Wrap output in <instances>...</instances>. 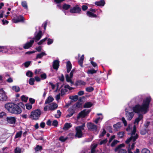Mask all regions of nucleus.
Here are the masks:
<instances>
[{"mask_svg": "<svg viewBox=\"0 0 153 153\" xmlns=\"http://www.w3.org/2000/svg\"><path fill=\"white\" fill-rule=\"evenodd\" d=\"M1 21L2 23V24L4 25H7L8 23L9 22L6 20L5 18H4L3 19L1 20Z\"/></svg>", "mask_w": 153, "mask_h": 153, "instance_id": "864d4df0", "label": "nucleus"}, {"mask_svg": "<svg viewBox=\"0 0 153 153\" xmlns=\"http://www.w3.org/2000/svg\"><path fill=\"white\" fill-rule=\"evenodd\" d=\"M53 100L54 99L51 96H49L46 99L45 102V104H49L52 102Z\"/></svg>", "mask_w": 153, "mask_h": 153, "instance_id": "c756f323", "label": "nucleus"}, {"mask_svg": "<svg viewBox=\"0 0 153 153\" xmlns=\"http://www.w3.org/2000/svg\"><path fill=\"white\" fill-rule=\"evenodd\" d=\"M69 98L73 101H76L78 100V97L77 95L71 96L69 97Z\"/></svg>", "mask_w": 153, "mask_h": 153, "instance_id": "c9c22d12", "label": "nucleus"}, {"mask_svg": "<svg viewBox=\"0 0 153 153\" xmlns=\"http://www.w3.org/2000/svg\"><path fill=\"white\" fill-rule=\"evenodd\" d=\"M75 84L76 86L85 85L86 82L82 80H78L76 82Z\"/></svg>", "mask_w": 153, "mask_h": 153, "instance_id": "393cba45", "label": "nucleus"}, {"mask_svg": "<svg viewBox=\"0 0 153 153\" xmlns=\"http://www.w3.org/2000/svg\"><path fill=\"white\" fill-rule=\"evenodd\" d=\"M72 65L70 61H68L66 63L67 71L68 73L72 68Z\"/></svg>", "mask_w": 153, "mask_h": 153, "instance_id": "b1692460", "label": "nucleus"}, {"mask_svg": "<svg viewBox=\"0 0 153 153\" xmlns=\"http://www.w3.org/2000/svg\"><path fill=\"white\" fill-rule=\"evenodd\" d=\"M9 46H0V52L6 53L9 51Z\"/></svg>", "mask_w": 153, "mask_h": 153, "instance_id": "412c9836", "label": "nucleus"}, {"mask_svg": "<svg viewBox=\"0 0 153 153\" xmlns=\"http://www.w3.org/2000/svg\"><path fill=\"white\" fill-rule=\"evenodd\" d=\"M58 123L56 120H54L53 121L52 125L55 126H58Z\"/></svg>", "mask_w": 153, "mask_h": 153, "instance_id": "052dcab7", "label": "nucleus"}, {"mask_svg": "<svg viewBox=\"0 0 153 153\" xmlns=\"http://www.w3.org/2000/svg\"><path fill=\"white\" fill-rule=\"evenodd\" d=\"M43 35V34H42V31L40 30L39 32L37 33L36 34H35L33 39L35 40L36 42H37L41 38Z\"/></svg>", "mask_w": 153, "mask_h": 153, "instance_id": "4468645a", "label": "nucleus"}, {"mask_svg": "<svg viewBox=\"0 0 153 153\" xmlns=\"http://www.w3.org/2000/svg\"><path fill=\"white\" fill-rule=\"evenodd\" d=\"M9 51L11 53H14L17 52L16 47H9Z\"/></svg>", "mask_w": 153, "mask_h": 153, "instance_id": "2f4dec72", "label": "nucleus"}, {"mask_svg": "<svg viewBox=\"0 0 153 153\" xmlns=\"http://www.w3.org/2000/svg\"><path fill=\"white\" fill-rule=\"evenodd\" d=\"M65 0H54V2L57 4L56 7L64 13L65 15H69V13L68 11L66 10H68L71 7V5L66 4H62L61 3Z\"/></svg>", "mask_w": 153, "mask_h": 153, "instance_id": "f03ea898", "label": "nucleus"}, {"mask_svg": "<svg viewBox=\"0 0 153 153\" xmlns=\"http://www.w3.org/2000/svg\"><path fill=\"white\" fill-rule=\"evenodd\" d=\"M61 112L59 110H58L57 111V114L55 115V117L56 118H59L61 115Z\"/></svg>", "mask_w": 153, "mask_h": 153, "instance_id": "5fc2aeb1", "label": "nucleus"}, {"mask_svg": "<svg viewBox=\"0 0 153 153\" xmlns=\"http://www.w3.org/2000/svg\"><path fill=\"white\" fill-rule=\"evenodd\" d=\"M86 15L87 16L91 18H96L97 17L96 14L90 11H88L86 13Z\"/></svg>", "mask_w": 153, "mask_h": 153, "instance_id": "cd10ccee", "label": "nucleus"}, {"mask_svg": "<svg viewBox=\"0 0 153 153\" xmlns=\"http://www.w3.org/2000/svg\"><path fill=\"white\" fill-rule=\"evenodd\" d=\"M97 72V71L94 70L93 69L88 70L87 72V73L88 74H93Z\"/></svg>", "mask_w": 153, "mask_h": 153, "instance_id": "e433bc0d", "label": "nucleus"}, {"mask_svg": "<svg viewBox=\"0 0 153 153\" xmlns=\"http://www.w3.org/2000/svg\"><path fill=\"white\" fill-rule=\"evenodd\" d=\"M90 111V110L86 109H85L82 111L78 114L77 117V119H79L80 118L84 117Z\"/></svg>", "mask_w": 153, "mask_h": 153, "instance_id": "9b49d317", "label": "nucleus"}, {"mask_svg": "<svg viewBox=\"0 0 153 153\" xmlns=\"http://www.w3.org/2000/svg\"><path fill=\"white\" fill-rule=\"evenodd\" d=\"M85 90L87 92H91L94 90V88L92 87L89 86L86 88Z\"/></svg>", "mask_w": 153, "mask_h": 153, "instance_id": "ea45409f", "label": "nucleus"}, {"mask_svg": "<svg viewBox=\"0 0 153 153\" xmlns=\"http://www.w3.org/2000/svg\"><path fill=\"white\" fill-rule=\"evenodd\" d=\"M47 39V38L46 37L44 39L41 40L39 42H38L37 44L39 45H41Z\"/></svg>", "mask_w": 153, "mask_h": 153, "instance_id": "a18cd8bd", "label": "nucleus"}, {"mask_svg": "<svg viewBox=\"0 0 153 153\" xmlns=\"http://www.w3.org/2000/svg\"><path fill=\"white\" fill-rule=\"evenodd\" d=\"M97 145L96 144H93L91 145V153H94L95 149L97 147Z\"/></svg>", "mask_w": 153, "mask_h": 153, "instance_id": "4c0bfd02", "label": "nucleus"}, {"mask_svg": "<svg viewBox=\"0 0 153 153\" xmlns=\"http://www.w3.org/2000/svg\"><path fill=\"white\" fill-rule=\"evenodd\" d=\"M95 4L99 6L103 7L105 4V2L104 0H100L99 1H96Z\"/></svg>", "mask_w": 153, "mask_h": 153, "instance_id": "4be33fe9", "label": "nucleus"}, {"mask_svg": "<svg viewBox=\"0 0 153 153\" xmlns=\"http://www.w3.org/2000/svg\"><path fill=\"white\" fill-rule=\"evenodd\" d=\"M124 134V133L123 131L117 133V136L119 138H122Z\"/></svg>", "mask_w": 153, "mask_h": 153, "instance_id": "79ce46f5", "label": "nucleus"}, {"mask_svg": "<svg viewBox=\"0 0 153 153\" xmlns=\"http://www.w3.org/2000/svg\"><path fill=\"white\" fill-rule=\"evenodd\" d=\"M67 139V138H65L63 136H61L60 137L59 140L62 142H64Z\"/></svg>", "mask_w": 153, "mask_h": 153, "instance_id": "69168bd1", "label": "nucleus"}, {"mask_svg": "<svg viewBox=\"0 0 153 153\" xmlns=\"http://www.w3.org/2000/svg\"><path fill=\"white\" fill-rule=\"evenodd\" d=\"M12 89L16 92H18L20 90V88L17 86H13L12 88Z\"/></svg>", "mask_w": 153, "mask_h": 153, "instance_id": "f704fd0d", "label": "nucleus"}, {"mask_svg": "<svg viewBox=\"0 0 153 153\" xmlns=\"http://www.w3.org/2000/svg\"><path fill=\"white\" fill-rule=\"evenodd\" d=\"M49 109L51 111H53L56 109L58 107V105L54 102H53L48 105Z\"/></svg>", "mask_w": 153, "mask_h": 153, "instance_id": "f3484780", "label": "nucleus"}, {"mask_svg": "<svg viewBox=\"0 0 153 153\" xmlns=\"http://www.w3.org/2000/svg\"><path fill=\"white\" fill-rule=\"evenodd\" d=\"M34 42V41L33 40H30L29 42H27L24 45V48L25 49L29 48L32 46Z\"/></svg>", "mask_w": 153, "mask_h": 153, "instance_id": "a211bd4d", "label": "nucleus"}, {"mask_svg": "<svg viewBox=\"0 0 153 153\" xmlns=\"http://www.w3.org/2000/svg\"><path fill=\"white\" fill-rule=\"evenodd\" d=\"M152 127L151 130H148L147 131L148 135L147 137L148 140H149L150 142H152L153 140V121L152 122ZM147 132L146 129H143L140 130V133L141 134L144 135Z\"/></svg>", "mask_w": 153, "mask_h": 153, "instance_id": "7ed1b4c3", "label": "nucleus"}, {"mask_svg": "<svg viewBox=\"0 0 153 153\" xmlns=\"http://www.w3.org/2000/svg\"><path fill=\"white\" fill-rule=\"evenodd\" d=\"M35 79L33 78H30L29 80V84L31 85H33L34 84Z\"/></svg>", "mask_w": 153, "mask_h": 153, "instance_id": "de8ad7c7", "label": "nucleus"}, {"mask_svg": "<svg viewBox=\"0 0 153 153\" xmlns=\"http://www.w3.org/2000/svg\"><path fill=\"white\" fill-rule=\"evenodd\" d=\"M81 11V8L78 5H76L71 8L70 10V12L72 13L79 14Z\"/></svg>", "mask_w": 153, "mask_h": 153, "instance_id": "1a4fd4ad", "label": "nucleus"}, {"mask_svg": "<svg viewBox=\"0 0 153 153\" xmlns=\"http://www.w3.org/2000/svg\"><path fill=\"white\" fill-rule=\"evenodd\" d=\"M142 153H150V151L147 149H143L142 150Z\"/></svg>", "mask_w": 153, "mask_h": 153, "instance_id": "4d7b16f0", "label": "nucleus"}, {"mask_svg": "<svg viewBox=\"0 0 153 153\" xmlns=\"http://www.w3.org/2000/svg\"><path fill=\"white\" fill-rule=\"evenodd\" d=\"M125 146V145L124 144H122L119 145L118 146L116 147V148L115 149V152H117L118 149H122L121 147H124Z\"/></svg>", "mask_w": 153, "mask_h": 153, "instance_id": "09e8293b", "label": "nucleus"}, {"mask_svg": "<svg viewBox=\"0 0 153 153\" xmlns=\"http://www.w3.org/2000/svg\"><path fill=\"white\" fill-rule=\"evenodd\" d=\"M42 149V146H39V145L37 146L35 148V149L36 152L41 151Z\"/></svg>", "mask_w": 153, "mask_h": 153, "instance_id": "8fccbe9b", "label": "nucleus"}, {"mask_svg": "<svg viewBox=\"0 0 153 153\" xmlns=\"http://www.w3.org/2000/svg\"><path fill=\"white\" fill-rule=\"evenodd\" d=\"M30 62L27 61L25 62L24 63L25 66L26 67H28L30 65Z\"/></svg>", "mask_w": 153, "mask_h": 153, "instance_id": "338daca9", "label": "nucleus"}, {"mask_svg": "<svg viewBox=\"0 0 153 153\" xmlns=\"http://www.w3.org/2000/svg\"><path fill=\"white\" fill-rule=\"evenodd\" d=\"M46 55L47 54L45 52H42L37 55L36 58L35 60H36L38 59H41L44 56H46Z\"/></svg>", "mask_w": 153, "mask_h": 153, "instance_id": "a878e982", "label": "nucleus"}, {"mask_svg": "<svg viewBox=\"0 0 153 153\" xmlns=\"http://www.w3.org/2000/svg\"><path fill=\"white\" fill-rule=\"evenodd\" d=\"M87 126L90 131H97V127L94 123L91 122L88 123L87 124Z\"/></svg>", "mask_w": 153, "mask_h": 153, "instance_id": "0eeeda50", "label": "nucleus"}, {"mask_svg": "<svg viewBox=\"0 0 153 153\" xmlns=\"http://www.w3.org/2000/svg\"><path fill=\"white\" fill-rule=\"evenodd\" d=\"M22 131L21 130L17 132L15 135V138H17L21 137L22 134Z\"/></svg>", "mask_w": 153, "mask_h": 153, "instance_id": "72a5a7b5", "label": "nucleus"}, {"mask_svg": "<svg viewBox=\"0 0 153 153\" xmlns=\"http://www.w3.org/2000/svg\"><path fill=\"white\" fill-rule=\"evenodd\" d=\"M144 126L146 128H147L149 126H150V122L148 120H147L144 123Z\"/></svg>", "mask_w": 153, "mask_h": 153, "instance_id": "bf43d9fd", "label": "nucleus"}, {"mask_svg": "<svg viewBox=\"0 0 153 153\" xmlns=\"http://www.w3.org/2000/svg\"><path fill=\"white\" fill-rule=\"evenodd\" d=\"M122 126V124L121 123L118 122L117 124L113 125V127L114 129L117 131L119 128H120Z\"/></svg>", "mask_w": 153, "mask_h": 153, "instance_id": "7c9ffc66", "label": "nucleus"}, {"mask_svg": "<svg viewBox=\"0 0 153 153\" xmlns=\"http://www.w3.org/2000/svg\"><path fill=\"white\" fill-rule=\"evenodd\" d=\"M26 75L27 76L31 77L33 76V73L31 71H28L26 73Z\"/></svg>", "mask_w": 153, "mask_h": 153, "instance_id": "49530a36", "label": "nucleus"}, {"mask_svg": "<svg viewBox=\"0 0 153 153\" xmlns=\"http://www.w3.org/2000/svg\"><path fill=\"white\" fill-rule=\"evenodd\" d=\"M24 19L23 16H15L13 17V19H12V22L14 23H16L19 22H23Z\"/></svg>", "mask_w": 153, "mask_h": 153, "instance_id": "9d476101", "label": "nucleus"}, {"mask_svg": "<svg viewBox=\"0 0 153 153\" xmlns=\"http://www.w3.org/2000/svg\"><path fill=\"white\" fill-rule=\"evenodd\" d=\"M97 115L98 116H101L100 117L93 120V122H94L96 124H97L99 122H100L103 118V116L102 115V114H97Z\"/></svg>", "mask_w": 153, "mask_h": 153, "instance_id": "aec40b11", "label": "nucleus"}, {"mask_svg": "<svg viewBox=\"0 0 153 153\" xmlns=\"http://www.w3.org/2000/svg\"><path fill=\"white\" fill-rule=\"evenodd\" d=\"M6 120L8 123L11 124H15L16 121V119L14 117H7Z\"/></svg>", "mask_w": 153, "mask_h": 153, "instance_id": "dca6fc26", "label": "nucleus"}, {"mask_svg": "<svg viewBox=\"0 0 153 153\" xmlns=\"http://www.w3.org/2000/svg\"><path fill=\"white\" fill-rule=\"evenodd\" d=\"M22 110L20 107L16 104L14 108L12 114H19L22 113Z\"/></svg>", "mask_w": 153, "mask_h": 153, "instance_id": "ddd939ff", "label": "nucleus"}, {"mask_svg": "<svg viewBox=\"0 0 153 153\" xmlns=\"http://www.w3.org/2000/svg\"><path fill=\"white\" fill-rule=\"evenodd\" d=\"M26 108L28 110H30L32 108V105L27 103L25 105Z\"/></svg>", "mask_w": 153, "mask_h": 153, "instance_id": "3c124183", "label": "nucleus"}, {"mask_svg": "<svg viewBox=\"0 0 153 153\" xmlns=\"http://www.w3.org/2000/svg\"><path fill=\"white\" fill-rule=\"evenodd\" d=\"M72 127V125L70 123H66L63 128V129L67 130Z\"/></svg>", "mask_w": 153, "mask_h": 153, "instance_id": "bb28decb", "label": "nucleus"}, {"mask_svg": "<svg viewBox=\"0 0 153 153\" xmlns=\"http://www.w3.org/2000/svg\"><path fill=\"white\" fill-rule=\"evenodd\" d=\"M69 114H68L66 116L67 118H69L72 116L75 113L74 110L71 108H69L68 110Z\"/></svg>", "mask_w": 153, "mask_h": 153, "instance_id": "5701e85b", "label": "nucleus"}, {"mask_svg": "<svg viewBox=\"0 0 153 153\" xmlns=\"http://www.w3.org/2000/svg\"><path fill=\"white\" fill-rule=\"evenodd\" d=\"M119 141L117 140H114L112 142L111 144V146L112 147L114 146L116 144L118 143Z\"/></svg>", "mask_w": 153, "mask_h": 153, "instance_id": "6e6d98bb", "label": "nucleus"}, {"mask_svg": "<svg viewBox=\"0 0 153 153\" xmlns=\"http://www.w3.org/2000/svg\"><path fill=\"white\" fill-rule=\"evenodd\" d=\"M6 116V113L4 112H2L0 113V119L2 118L4 116Z\"/></svg>", "mask_w": 153, "mask_h": 153, "instance_id": "e2e57ef3", "label": "nucleus"}, {"mask_svg": "<svg viewBox=\"0 0 153 153\" xmlns=\"http://www.w3.org/2000/svg\"><path fill=\"white\" fill-rule=\"evenodd\" d=\"M142 100L141 105L137 104L132 108L134 112L138 114V115L135 119L134 123V125L130 124L126 129L128 131H131V137L126 141L127 143L132 140L133 141H135L138 138V136L135 133L136 131V125H138L140 121H143V115L146 114L149 111L152 98L149 95H140L132 99L129 103V105H133L139 103Z\"/></svg>", "mask_w": 153, "mask_h": 153, "instance_id": "f257e3e1", "label": "nucleus"}, {"mask_svg": "<svg viewBox=\"0 0 153 153\" xmlns=\"http://www.w3.org/2000/svg\"><path fill=\"white\" fill-rule=\"evenodd\" d=\"M41 114V111L39 109H37L33 111L31 113L30 117L32 120H38Z\"/></svg>", "mask_w": 153, "mask_h": 153, "instance_id": "20e7f679", "label": "nucleus"}, {"mask_svg": "<svg viewBox=\"0 0 153 153\" xmlns=\"http://www.w3.org/2000/svg\"><path fill=\"white\" fill-rule=\"evenodd\" d=\"M92 104L90 102H86L84 105V107L86 108H89L92 106Z\"/></svg>", "mask_w": 153, "mask_h": 153, "instance_id": "58836bf2", "label": "nucleus"}, {"mask_svg": "<svg viewBox=\"0 0 153 153\" xmlns=\"http://www.w3.org/2000/svg\"><path fill=\"white\" fill-rule=\"evenodd\" d=\"M29 100L30 102L31 103L30 104H32V105L34 104L35 101V99H34L32 98H29Z\"/></svg>", "mask_w": 153, "mask_h": 153, "instance_id": "680f3d73", "label": "nucleus"}, {"mask_svg": "<svg viewBox=\"0 0 153 153\" xmlns=\"http://www.w3.org/2000/svg\"><path fill=\"white\" fill-rule=\"evenodd\" d=\"M21 99L22 101L26 102L27 101L28 98L25 96L23 95L21 97Z\"/></svg>", "mask_w": 153, "mask_h": 153, "instance_id": "a19ab883", "label": "nucleus"}, {"mask_svg": "<svg viewBox=\"0 0 153 153\" xmlns=\"http://www.w3.org/2000/svg\"><path fill=\"white\" fill-rule=\"evenodd\" d=\"M16 104H15L13 103H8L5 105L4 106L5 108L10 113H12L14 108H15L16 105Z\"/></svg>", "mask_w": 153, "mask_h": 153, "instance_id": "423d86ee", "label": "nucleus"}, {"mask_svg": "<svg viewBox=\"0 0 153 153\" xmlns=\"http://www.w3.org/2000/svg\"><path fill=\"white\" fill-rule=\"evenodd\" d=\"M122 120L124 123V126H126L127 125V123L125 118L124 117H122Z\"/></svg>", "mask_w": 153, "mask_h": 153, "instance_id": "0e129e2a", "label": "nucleus"}, {"mask_svg": "<svg viewBox=\"0 0 153 153\" xmlns=\"http://www.w3.org/2000/svg\"><path fill=\"white\" fill-rule=\"evenodd\" d=\"M59 62L57 60H56L53 61V67L54 69L57 70L59 67Z\"/></svg>", "mask_w": 153, "mask_h": 153, "instance_id": "6ab92c4d", "label": "nucleus"}, {"mask_svg": "<svg viewBox=\"0 0 153 153\" xmlns=\"http://www.w3.org/2000/svg\"><path fill=\"white\" fill-rule=\"evenodd\" d=\"M126 117L128 120H130L134 115V112L130 111L127 109H125Z\"/></svg>", "mask_w": 153, "mask_h": 153, "instance_id": "6e6552de", "label": "nucleus"}, {"mask_svg": "<svg viewBox=\"0 0 153 153\" xmlns=\"http://www.w3.org/2000/svg\"><path fill=\"white\" fill-rule=\"evenodd\" d=\"M74 71V70H72L70 73L69 75L68 74L65 75L66 79L67 81L68 82H70L71 85L74 84L73 82L71 80V79L72 78Z\"/></svg>", "mask_w": 153, "mask_h": 153, "instance_id": "f8f14e48", "label": "nucleus"}, {"mask_svg": "<svg viewBox=\"0 0 153 153\" xmlns=\"http://www.w3.org/2000/svg\"><path fill=\"white\" fill-rule=\"evenodd\" d=\"M35 73L37 74H40L41 73V70L40 69L36 70L35 71Z\"/></svg>", "mask_w": 153, "mask_h": 153, "instance_id": "774afa93", "label": "nucleus"}, {"mask_svg": "<svg viewBox=\"0 0 153 153\" xmlns=\"http://www.w3.org/2000/svg\"><path fill=\"white\" fill-rule=\"evenodd\" d=\"M53 42V39L49 38L48 39L47 44L48 45H50L52 44Z\"/></svg>", "mask_w": 153, "mask_h": 153, "instance_id": "13d9d810", "label": "nucleus"}, {"mask_svg": "<svg viewBox=\"0 0 153 153\" xmlns=\"http://www.w3.org/2000/svg\"><path fill=\"white\" fill-rule=\"evenodd\" d=\"M85 124H82L81 126H76L75 128L76 134L75 136L78 138L81 137L83 135L82 131L84 130Z\"/></svg>", "mask_w": 153, "mask_h": 153, "instance_id": "39448f33", "label": "nucleus"}, {"mask_svg": "<svg viewBox=\"0 0 153 153\" xmlns=\"http://www.w3.org/2000/svg\"><path fill=\"white\" fill-rule=\"evenodd\" d=\"M15 153H21V148L18 147L15 149Z\"/></svg>", "mask_w": 153, "mask_h": 153, "instance_id": "c03bdc74", "label": "nucleus"}, {"mask_svg": "<svg viewBox=\"0 0 153 153\" xmlns=\"http://www.w3.org/2000/svg\"><path fill=\"white\" fill-rule=\"evenodd\" d=\"M106 133V131L105 130V129H103L102 131V132L99 135V137L100 138H101V137H102L103 136H104V135Z\"/></svg>", "mask_w": 153, "mask_h": 153, "instance_id": "603ef678", "label": "nucleus"}, {"mask_svg": "<svg viewBox=\"0 0 153 153\" xmlns=\"http://www.w3.org/2000/svg\"><path fill=\"white\" fill-rule=\"evenodd\" d=\"M21 5L25 9L27 10H28V6L27 2L25 1H23L21 2Z\"/></svg>", "mask_w": 153, "mask_h": 153, "instance_id": "473e14b6", "label": "nucleus"}, {"mask_svg": "<svg viewBox=\"0 0 153 153\" xmlns=\"http://www.w3.org/2000/svg\"><path fill=\"white\" fill-rule=\"evenodd\" d=\"M135 141H133L132 140L131 141L128 143H127L128 144L130 143H132V145L131 146L130 145V144H129L128 145V153H133L131 151V149H133L134 147V145L135 144V143L134 142ZM125 143H126L125 142Z\"/></svg>", "mask_w": 153, "mask_h": 153, "instance_id": "2eb2a0df", "label": "nucleus"}, {"mask_svg": "<svg viewBox=\"0 0 153 153\" xmlns=\"http://www.w3.org/2000/svg\"><path fill=\"white\" fill-rule=\"evenodd\" d=\"M84 59V55H82L78 59V62L81 67H83V61Z\"/></svg>", "mask_w": 153, "mask_h": 153, "instance_id": "c85d7f7f", "label": "nucleus"}, {"mask_svg": "<svg viewBox=\"0 0 153 153\" xmlns=\"http://www.w3.org/2000/svg\"><path fill=\"white\" fill-rule=\"evenodd\" d=\"M118 152V153H126L127 151L126 149H118L117 152Z\"/></svg>", "mask_w": 153, "mask_h": 153, "instance_id": "37998d69", "label": "nucleus"}]
</instances>
